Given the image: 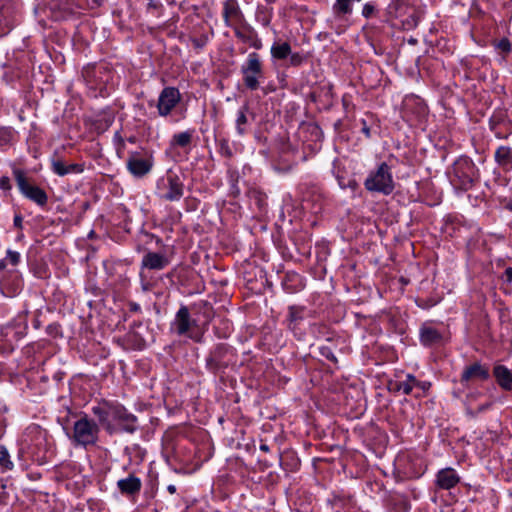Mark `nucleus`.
Masks as SVG:
<instances>
[{"label":"nucleus","mask_w":512,"mask_h":512,"mask_svg":"<svg viewBox=\"0 0 512 512\" xmlns=\"http://www.w3.org/2000/svg\"><path fill=\"white\" fill-rule=\"evenodd\" d=\"M167 189L168 191L163 197L168 201H178L184 195L183 182L176 175H169L167 177Z\"/></svg>","instance_id":"9b49d317"},{"label":"nucleus","mask_w":512,"mask_h":512,"mask_svg":"<svg viewBox=\"0 0 512 512\" xmlns=\"http://www.w3.org/2000/svg\"><path fill=\"white\" fill-rule=\"evenodd\" d=\"M12 132L10 129L1 128L0 129V145H6L11 141Z\"/></svg>","instance_id":"bb28decb"},{"label":"nucleus","mask_w":512,"mask_h":512,"mask_svg":"<svg viewBox=\"0 0 512 512\" xmlns=\"http://www.w3.org/2000/svg\"><path fill=\"white\" fill-rule=\"evenodd\" d=\"M7 259L12 265H17L20 261V254L16 251L8 250Z\"/></svg>","instance_id":"c756f323"},{"label":"nucleus","mask_w":512,"mask_h":512,"mask_svg":"<svg viewBox=\"0 0 512 512\" xmlns=\"http://www.w3.org/2000/svg\"><path fill=\"white\" fill-rule=\"evenodd\" d=\"M0 466L4 469L11 470L13 468V463L10 460L9 453L4 446L0 445Z\"/></svg>","instance_id":"a878e982"},{"label":"nucleus","mask_w":512,"mask_h":512,"mask_svg":"<svg viewBox=\"0 0 512 512\" xmlns=\"http://www.w3.org/2000/svg\"><path fill=\"white\" fill-rule=\"evenodd\" d=\"M221 151H222L226 156H228V157H230V156L232 155L231 150L229 149L228 144H227V142H226V141H223V142L221 143Z\"/></svg>","instance_id":"473e14b6"},{"label":"nucleus","mask_w":512,"mask_h":512,"mask_svg":"<svg viewBox=\"0 0 512 512\" xmlns=\"http://www.w3.org/2000/svg\"><path fill=\"white\" fill-rule=\"evenodd\" d=\"M459 481V475L453 468L450 467L441 469L436 475V485L440 489H452L459 483Z\"/></svg>","instance_id":"9d476101"},{"label":"nucleus","mask_w":512,"mask_h":512,"mask_svg":"<svg viewBox=\"0 0 512 512\" xmlns=\"http://www.w3.org/2000/svg\"><path fill=\"white\" fill-rule=\"evenodd\" d=\"M507 208L512 211V203L507 205Z\"/></svg>","instance_id":"a19ab883"},{"label":"nucleus","mask_w":512,"mask_h":512,"mask_svg":"<svg viewBox=\"0 0 512 512\" xmlns=\"http://www.w3.org/2000/svg\"><path fill=\"white\" fill-rule=\"evenodd\" d=\"M14 175L17 185L25 197L40 206H44L47 203L48 197L46 192L40 187L30 184L22 171L16 170Z\"/></svg>","instance_id":"39448f33"},{"label":"nucleus","mask_w":512,"mask_h":512,"mask_svg":"<svg viewBox=\"0 0 512 512\" xmlns=\"http://www.w3.org/2000/svg\"><path fill=\"white\" fill-rule=\"evenodd\" d=\"M491 406V403H487L485 405H482L478 408L477 412H482L484 411L485 409H488L489 407Z\"/></svg>","instance_id":"4c0bfd02"},{"label":"nucleus","mask_w":512,"mask_h":512,"mask_svg":"<svg viewBox=\"0 0 512 512\" xmlns=\"http://www.w3.org/2000/svg\"><path fill=\"white\" fill-rule=\"evenodd\" d=\"M291 54V46L287 42H277L271 47V55L276 59H286Z\"/></svg>","instance_id":"4be33fe9"},{"label":"nucleus","mask_w":512,"mask_h":512,"mask_svg":"<svg viewBox=\"0 0 512 512\" xmlns=\"http://www.w3.org/2000/svg\"><path fill=\"white\" fill-rule=\"evenodd\" d=\"M260 449H261L262 451H268V450H269V448H268V446H267L266 444H262V445L260 446Z\"/></svg>","instance_id":"ea45409f"},{"label":"nucleus","mask_w":512,"mask_h":512,"mask_svg":"<svg viewBox=\"0 0 512 512\" xmlns=\"http://www.w3.org/2000/svg\"><path fill=\"white\" fill-rule=\"evenodd\" d=\"M110 421L114 420L122 426L123 430L132 433L135 431L136 417L127 412V410L120 405L110 407Z\"/></svg>","instance_id":"6e6552de"},{"label":"nucleus","mask_w":512,"mask_h":512,"mask_svg":"<svg viewBox=\"0 0 512 512\" xmlns=\"http://www.w3.org/2000/svg\"><path fill=\"white\" fill-rule=\"evenodd\" d=\"M173 326L175 327L177 334L188 335L190 338L195 340L199 339L191 333L192 329L197 326V323L190 317L189 310L186 306H182L176 313Z\"/></svg>","instance_id":"0eeeda50"},{"label":"nucleus","mask_w":512,"mask_h":512,"mask_svg":"<svg viewBox=\"0 0 512 512\" xmlns=\"http://www.w3.org/2000/svg\"><path fill=\"white\" fill-rule=\"evenodd\" d=\"M168 491H169L171 494H173V493H175V491H176V487H175L174 485H169V486H168Z\"/></svg>","instance_id":"58836bf2"},{"label":"nucleus","mask_w":512,"mask_h":512,"mask_svg":"<svg viewBox=\"0 0 512 512\" xmlns=\"http://www.w3.org/2000/svg\"><path fill=\"white\" fill-rule=\"evenodd\" d=\"M21 224H22V218H21V216L16 215V216L14 217V225H15L16 227H21Z\"/></svg>","instance_id":"72a5a7b5"},{"label":"nucleus","mask_w":512,"mask_h":512,"mask_svg":"<svg viewBox=\"0 0 512 512\" xmlns=\"http://www.w3.org/2000/svg\"><path fill=\"white\" fill-rule=\"evenodd\" d=\"M455 172L459 177H462V185L465 187L471 186L475 179V169L471 161L467 159L460 160L456 163Z\"/></svg>","instance_id":"f8f14e48"},{"label":"nucleus","mask_w":512,"mask_h":512,"mask_svg":"<svg viewBox=\"0 0 512 512\" xmlns=\"http://www.w3.org/2000/svg\"><path fill=\"white\" fill-rule=\"evenodd\" d=\"M243 81L250 90H256L259 87V78L263 76V68L260 57L252 52L248 55L246 62L241 66Z\"/></svg>","instance_id":"7ed1b4c3"},{"label":"nucleus","mask_w":512,"mask_h":512,"mask_svg":"<svg viewBox=\"0 0 512 512\" xmlns=\"http://www.w3.org/2000/svg\"><path fill=\"white\" fill-rule=\"evenodd\" d=\"M488 378V368L476 362L464 369L461 376V382L463 384H468L470 381L486 380Z\"/></svg>","instance_id":"1a4fd4ad"},{"label":"nucleus","mask_w":512,"mask_h":512,"mask_svg":"<svg viewBox=\"0 0 512 512\" xmlns=\"http://www.w3.org/2000/svg\"><path fill=\"white\" fill-rule=\"evenodd\" d=\"M181 100V94L177 88L165 87L159 94L157 110L160 116H168Z\"/></svg>","instance_id":"423d86ee"},{"label":"nucleus","mask_w":512,"mask_h":512,"mask_svg":"<svg viewBox=\"0 0 512 512\" xmlns=\"http://www.w3.org/2000/svg\"><path fill=\"white\" fill-rule=\"evenodd\" d=\"M415 387H419L421 390L425 391L428 388V384L426 382H419Z\"/></svg>","instance_id":"e433bc0d"},{"label":"nucleus","mask_w":512,"mask_h":512,"mask_svg":"<svg viewBox=\"0 0 512 512\" xmlns=\"http://www.w3.org/2000/svg\"><path fill=\"white\" fill-rule=\"evenodd\" d=\"M419 381L411 374H408L406 379L403 381H391L389 382V390L392 392H402L405 395L412 393L415 385H418Z\"/></svg>","instance_id":"f3484780"},{"label":"nucleus","mask_w":512,"mask_h":512,"mask_svg":"<svg viewBox=\"0 0 512 512\" xmlns=\"http://www.w3.org/2000/svg\"><path fill=\"white\" fill-rule=\"evenodd\" d=\"M496 162L504 167L509 168L512 164V151L509 147L501 146L495 152Z\"/></svg>","instance_id":"412c9836"},{"label":"nucleus","mask_w":512,"mask_h":512,"mask_svg":"<svg viewBox=\"0 0 512 512\" xmlns=\"http://www.w3.org/2000/svg\"><path fill=\"white\" fill-rule=\"evenodd\" d=\"M374 12V6L371 4H365L362 10V15L366 18H369Z\"/></svg>","instance_id":"7c9ffc66"},{"label":"nucleus","mask_w":512,"mask_h":512,"mask_svg":"<svg viewBox=\"0 0 512 512\" xmlns=\"http://www.w3.org/2000/svg\"><path fill=\"white\" fill-rule=\"evenodd\" d=\"M364 126L362 128V132L366 135V137H370V129L369 127H367L366 123L363 122Z\"/></svg>","instance_id":"c9c22d12"},{"label":"nucleus","mask_w":512,"mask_h":512,"mask_svg":"<svg viewBox=\"0 0 512 512\" xmlns=\"http://www.w3.org/2000/svg\"><path fill=\"white\" fill-rule=\"evenodd\" d=\"M138 308H139V307H138V305H134V306H133V309H134V310H137Z\"/></svg>","instance_id":"79ce46f5"},{"label":"nucleus","mask_w":512,"mask_h":512,"mask_svg":"<svg viewBox=\"0 0 512 512\" xmlns=\"http://www.w3.org/2000/svg\"><path fill=\"white\" fill-rule=\"evenodd\" d=\"M505 276L507 278V281H509V282L512 281V268H507L505 270Z\"/></svg>","instance_id":"f704fd0d"},{"label":"nucleus","mask_w":512,"mask_h":512,"mask_svg":"<svg viewBox=\"0 0 512 512\" xmlns=\"http://www.w3.org/2000/svg\"><path fill=\"white\" fill-rule=\"evenodd\" d=\"M223 17L227 26L240 21L242 13L236 0H226L223 7Z\"/></svg>","instance_id":"2eb2a0df"},{"label":"nucleus","mask_w":512,"mask_h":512,"mask_svg":"<svg viewBox=\"0 0 512 512\" xmlns=\"http://www.w3.org/2000/svg\"><path fill=\"white\" fill-rule=\"evenodd\" d=\"M152 154L147 151H133L128 155L127 170L137 178L147 175L153 167Z\"/></svg>","instance_id":"20e7f679"},{"label":"nucleus","mask_w":512,"mask_h":512,"mask_svg":"<svg viewBox=\"0 0 512 512\" xmlns=\"http://www.w3.org/2000/svg\"><path fill=\"white\" fill-rule=\"evenodd\" d=\"M420 340L425 346H432L442 342V334L430 325H423L420 329Z\"/></svg>","instance_id":"4468645a"},{"label":"nucleus","mask_w":512,"mask_h":512,"mask_svg":"<svg viewBox=\"0 0 512 512\" xmlns=\"http://www.w3.org/2000/svg\"><path fill=\"white\" fill-rule=\"evenodd\" d=\"M290 314H291V317H293V309L292 308L290 309Z\"/></svg>","instance_id":"37998d69"},{"label":"nucleus","mask_w":512,"mask_h":512,"mask_svg":"<svg viewBox=\"0 0 512 512\" xmlns=\"http://www.w3.org/2000/svg\"><path fill=\"white\" fill-rule=\"evenodd\" d=\"M331 359H332L333 361H336L335 356H331Z\"/></svg>","instance_id":"c03bdc74"},{"label":"nucleus","mask_w":512,"mask_h":512,"mask_svg":"<svg viewBox=\"0 0 512 512\" xmlns=\"http://www.w3.org/2000/svg\"><path fill=\"white\" fill-rule=\"evenodd\" d=\"M141 485V480L134 475H129L127 478L120 479L117 482V487L119 488L121 493L127 495H133L138 493L141 489Z\"/></svg>","instance_id":"a211bd4d"},{"label":"nucleus","mask_w":512,"mask_h":512,"mask_svg":"<svg viewBox=\"0 0 512 512\" xmlns=\"http://www.w3.org/2000/svg\"><path fill=\"white\" fill-rule=\"evenodd\" d=\"M496 47L503 53H509L512 51V44L507 38L501 39Z\"/></svg>","instance_id":"cd10ccee"},{"label":"nucleus","mask_w":512,"mask_h":512,"mask_svg":"<svg viewBox=\"0 0 512 512\" xmlns=\"http://www.w3.org/2000/svg\"><path fill=\"white\" fill-rule=\"evenodd\" d=\"M169 264L166 256L156 252H148L142 259V268L150 270H161Z\"/></svg>","instance_id":"ddd939ff"},{"label":"nucleus","mask_w":512,"mask_h":512,"mask_svg":"<svg viewBox=\"0 0 512 512\" xmlns=\"http://www.w3.org/2000/svg\"><path fill=\"white\" fill-rule=\"evenodd\" d=\"M0 188L2 190H10L11 185H10V179L8 177L3 176L0 178Z\"/></svg>","instance_id":"2f4dec72"},{"label":"nucleus","mask_w":512,"mask_h":512,"mask_svg":"<svg viewBox=\"0 0 512 512\" xmlns=\"http://www.w3.org/2000/svg\"><path fill=\"white\" fill-rule=\"evenodd\" d=\"M110 407L111 406L98 405V406L93 407V409H92L93 414L98 417L99 422L101 424L105 425L108 430L111 427L110 414H109Z\"/></svg>","instance_id":"b1692460"},{"label":"nucleus","mask_w":512,"mask_h":512,"mask_svg":"<svg viewBox=\"0 0 512 512\" xmlns=\"http://www.w3.org/2000/svg\"><path fill=\"white\" fill-rule=\"evenodd\" d=\"M303 60V56L299 53H291L289 55V64L291 66H299L302 64Z\"/></svg>","instance_id":"c85d7f7f"},{"label":"nucleus","mask_w":512,"mask_h":512,"mask_svg":"<svg viewBox=\"0 0 512 512\" xmlns=\"http://www.w3.org/2000/svg\"><path fill=\"white\" fill-rule=\"evenodd\" d=\"M247 111H248V106L244 105L237 112V117H236L235 123H236V130L239 135H244L247 131V124H248Z\"/></svg>","instance_id":"5701e85b"},{"label":"nucleus","mask_w":512,"mask_h":512,"mask_svg":"<svg viewBox=\"0 0 512 512\" xmlns=\"http://www.w3.org/2000/svg\"><path fill=\"white\" fill-rule=\"evenodd\" d=\"M364 186L370 192L391 194L395 185L389 165L382 162L376 170L371 171L364 181Z\"/></svg>","instance_id":"f257e3e1"},{"label":"nucleus","mask_w":512,"mask_h":512,"mask_svg":"<svg viewBox=\"0 0 512 512\" xmlns=\"http://www.w3.org/2000/svg\"><path fill=\"white\" fill-rule=\"evenodd\" d=\"M493 375L503 390H512V372L506 366L496 365L493 369Z\"/></svg>","instance_id":"dca6fc26"},{"label":"nucleus","mask_w":512,"mask_h":512,"mask_svg":"<svg viewBox=\"0 0 512 512\" xmlns=\"http://www.w3.org/2000/svg\"><path fill=\"white\" fill-rule=\"evenodd\" d=\"M98 434V425L93 420L84 416L74 423L72 433L68 434V436L75 446L87 447L96 444Z\"/></svg>","instance_id":"f03ea898"},{"label":"nucleus","mask_w":512,"mask_h":512,"mask_svg":"<svg viewBox=\"0 0 512 512\" xmlns=\"http://www.w3.org/2000/svg\"><path fill=\"white\" fill-rule=\"evenodd\" d=\"M333 10L337 16L350 14L352 12L351 0H336Z\"/></svg>","instance_id":"393cba45"},{"label":"nucleus","mask_w":512,"mask_h":512,"mask_svg":"<svg viewBox=\"0 0 512 512\" xmlns=\"http://www.w3.org/2000/svg\"><path fill=\"white\" fill-rule=\"evenodd\" d=\"M52 170L59 176H64L69 173H80L83 171V167L80 164H71L66 166L61 160H52Z\"/></svg>","instance_id":"6ab92c4d"},{"label":"nucleus","mask_w":512,"mask_h":512,"mask_svg":"<svg viewBox=\"0 0 512 512\" xmlns=\"http://www.w3.org/2000/svg\"><path fill=\"white\" fill-rule=\"evenodd\" d=\"M193 137V130H188L173 135L170 145L171 147L186 148L190 146Z\"/></svg>","instance_id":"aec40b11"}]
</instances>
